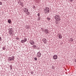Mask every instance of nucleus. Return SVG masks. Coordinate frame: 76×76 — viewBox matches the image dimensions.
Wrapping results in <instances>:
<instances>
[{"instance_id": "1", "label": "nucleus", "mask_w": 76, "mask_h": 76, "mask_svg": "<svg viewBox=\"0 0 76 76\" xmlns=\"http://www.w3.org/2000/svg\"><path fill=\"white\" fill-rule=\"evenodd\" d=\"M44 11L45 13H48L50 11V8L48 7H46L44 8Z\"/></svg>"}, {"instance_id": "2", "label": "nucleus", "mask_w": 76, "mask_h": 76, "mask_svg": "<svg viewBox=\"0 0 76 76\" xmlns=\"http://www.w3.org/2000/svg\"><path fill=\"white\" fill-rule=\"evenodd\" d=\"M54 18L56 20H58V21H60V20H61V19H60V16L58 15H55Z\"/></svg>"}, {"instance_id": "3", "label": "nucleus", "mask_w": 76, "mask_h": 76, "mask_svg": "<svg viewBox=\"0 0 76 76\" xmlns=\"http://www.w3.org/2000/svg\"><path fill=\"white\" fill-rule=\"evenodd\" d=\"M8 30L9 31V33L10 35L13 34V29L12 28H9Z\"/></svg>"}, {"instance_id": "4", "label": "nucleus", "mask_w": 76, "mask_h": 76, "mask_svg": "<svg viewBox=\"0 0 76 76\" xmlns=\"http://www.w3.org/2000/svg\"><path fill=\"white\" fill-rule=\"evenodd\" d=\"M26 41H27V39L24 38L22 40L21 42L22 43H24V42H25Z\"/></svg>"}, {"instance_id": "5", "label": "nucleus", "mask_w": 76, "mask_h": 76, "mask_svg": "<svg viewBox=\"0 0 76 76\" xmlns=\"http://www.w3.org/2000/svg\"><path fill=\"white\" fill-rule=\"evenodd\" d=\"M9 61H11V60H14V57L12 56L11 57H9L8 58Z\"/></svg>"}, {"instance_id": "6", "label": "nucleus", "mask_w": 76, "mask_h": 76, "mask_svg": "<svg viewBox=\"0 0 76 76\" xmlns=\"http://www.w3.org/2000/svg\"><path fill=\"white\" fill-rule=\"evenodd\" d=\"M41 56V53L40 52H38L37 54V57H40Z\"/></svg>"}, {"instance_id": "7", "label": "nucleus", "mask_w": 76, "mask_h": 76, "mask_svg": "<svg viewBox=\"0 0 76 76\" xmlns=\"http://www.w3.org/2000/svg\"><path fill=\"white\" fill-rule=\"evenodd\" d=\"M53 59L56 60V59H57V56L56 55H55L53 56Z\"/></svg>"}, {"instance_id": "8", "label": "nucleus", "mask_w": 76, "mask_h": 76, "mask_svg": "<svg viewBox=\"0 0 76 76\" xmlns=\"http://www.w3.org/2000/svg\"><path fill=\"white\" fill-rule=\"evenodd\" d=\"M30 43L31 45H34V41L33 40H31L30 41Z\"/></svg>"}, {"instance_id": "9", "label": "nucleus", "mask_w": 76, "mask_h": 76, "mask_svg": "<svg viewBox=\"0 0 76 76\" xmlns=\"http://www.w3.org/2000/svg\"><path fill=\"white\" fill-rule=\"evenodd\" d=\"M45 32L46 34H48V32H49V30L48 29H46L45 30Z\"/></svg>"}, {"instance_id": "10", "label": "nucleus", "mask_w": 76, "mask_h": 76, "mask_svg": "<svg viewBox=\"0 0 76 76\" xmlns=\"http://www.w3.org/2000/svg\"><path fill=\"white\" fill-rule=\"evenodd\" d=\"M28 9L26 8H25V10H24V12H26H26H28Z\"/></svg>"}, {"instance_id": "11", "label": "nucleus", "mask_w": 76, "mask_h": 76, "mask_svg": "<svg viewBox=\"0 0 76 76\" xmlns=\"http://www.w3.org/2000/svg\"><path fill=\"white\" fill-rule=\"evenodd\" d=\"M58 38L60 39H61L62 38V37L61 36V34H59V36H58Z\"/></svg>"}, {"instance_id": "12", "label": "nucleus", "mask_w": 76, "mask_h": 76, "mask_svg": "<svg viewBox=\"0 0 76 76\" xmlns=\"http://www.w3.org/2000/svg\"><path fill=\"white\" fill-rule=\"evenodd\" d=\"M42 40L44 43H46V42H47V39H46L44 38Z\"/></svg>"}, {"instance_id": "13", "label": "nucleus", "mask_w": 76, "mask_h": 76, "mask_svg": "<svg viewBox=\"0 0 76 76\" xmlns=\"http://www.w3.org/2000/svg\"><path fill=\"white\" fill-rule=\"evenodd\" d=\"M11 22H12V21L10 19H9L8 20V22L9 23H10Z\"/></svg>"}, {"instance_id": "14", "label": "nucleus", "mask_w": 76, "mask_h": 76, "mask_svg": "<svg viewBox=\"0 0 76 76\" xmlns=\"http://www.w3.org/2000/svg\"><path fill=\"white\" fill-rule=\"evenodd\" d=\"M69 41H72H72H73V38H71L69 39Z\"/></svg>"}, {"instance_id": "15", "label": "nucleus", "mask_w": 76, "mask_h": 76, "mask_svg": "<svg viewBox=\"0 0 76 76\" xmlns=\"http://www.w3.org/2000/svg\"><path fill=\"white\" fill-rule=\"evenodd\" d=\"M26 14H27V15H29L30 14V13H29V12H28V11H27V12H26Z\"/></svg>"}, {"instance_id": "16", "label": "nucleus", "mask_w": 76, "mask_h": 76, "mask_svg": "<svg viewBox=\"0 0 76 76\" xmlns=\"http://www.w3.org/2000/svg\"><path fill=\"white\" fill-rule=\"evenodd\" d=\"M48 20H50L51 18H47Z\"/></svg>"}, {"instance_id": "17", "label": "nucleus", "mask_w": 76, "mask_h": 76, "mask_svg": "<svg viewBox=\"0 0 76 76\" xmlns=\"http://www.w3.org/2000/svg\"><path fill=\"white\" fill-rule=\"evenodd\" d=\"M34 59L35 60H37V58L36 57L34 58Z\"/></svg>"}, {"instance_id": "18", "label": "nucleus", "mask_w": 76, "mask_h": 76, "mask_svg": "<svg viewBox=\"0 0 76 76\" xmlns=\"http://www.w3.org/2000/svg\"><path fill=\"white\" fill-rule=\"evenodd\" d=\"M3 50H5V48H3Z\"/></svg>"}, {"instance_id": "19", "label": "nucleus", "mask_w": 76, "mask_h": 76, "mask_svg": "<svg viewBox=\"0 0 76 76\" xmlns=\"http://www.w3.org/2000/svg\"><path fill=\"white\" fill-rule=\"evenodd\" d=\"M37 15L38 16H39V13H38L37 14Z\"/></svg>"}, {"instance_id": "20", "label": "nucleus", "mask_w": 76, "mask_h": 76, "mask_svg": "<svg viewBox=\"0 0 76 76\" xmlns=\"http://www.w3.org/2000/svg\"><path fill=\"white\" fill-rule=\"evenodd\" d=\"M70 1H73V0H70Z\"/></svg>"}, {"instance_id": "21", "label": "nucleus", "mask_w": 76, "mask_h": 76, "mask_svg": "<svg viewBox=\"0 0 76 76\" xmlns=\"http://www.w3.org/2000/svg\"><path fill=\"white\" fill-rule=\"evenodd\" d=\"M75 62H76V59L75 60Z\"/></svg>"}, {"instance_id": "22", "label": "nucleus", "mask_w": 76, "mask_h": 76, "mask_svg": "<svg viewBox=\"0 0 76 76\" xmlns=\"http://www.w3.org/2000/svg\"><path fill=\"white\" fill-rule=\"evenodd\" d=\"M0 3H1V2H0Z\"/></svg>"}]
</instances>
